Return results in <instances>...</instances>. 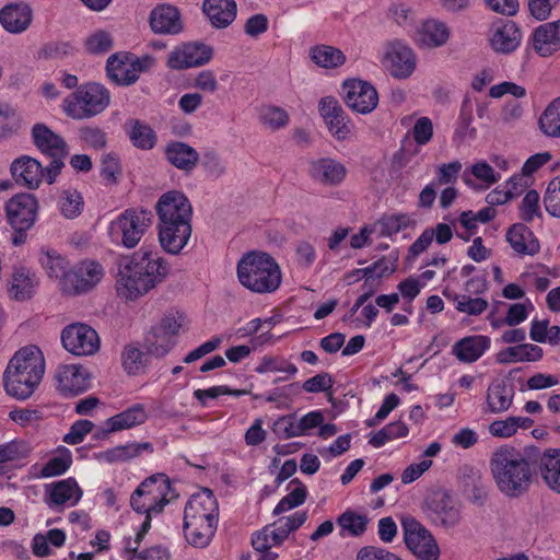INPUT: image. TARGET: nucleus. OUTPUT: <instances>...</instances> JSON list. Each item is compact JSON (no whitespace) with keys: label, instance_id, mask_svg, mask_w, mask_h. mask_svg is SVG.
<instances>
[{"label":"nucleus","instance_id":"f257e3e1","mask_svg":"<svg viewBox=\"0 0 560 560\" xmlns=\"http://www.w3.org/2000/svg\"><path fill=\"white\" fill-rule=\"evenodd\" d=\"M117 266L116 291L127 301L143 296L163 282L170 272L168 262L159 253L144 247L121 257Z\"/></svg>","mask_w":560,"mask_h":560},{"label":"nucleus","instance_id":"f03ea898","mask_svg":"<svg viewBox=\"0 0 560 560\" xmlns=\"http://www.w3.org/2000/svg\"><path fill=\"white\" fill-rule=\"evenodd\" d=\"M489 466L498 490L508 498L525 494L537 470L536 459L510 445L495 448Z\"/></svg>","mask_w":560,"mask_h":560},{"label":"nucleus","instance_id":"7ed1b4c3","mask_svg":"<svg viewBox=\"0 0 560 560\" xmlns=\"http://www.w3.org/2000/svg\"><path fill=\"white\" fill-rule=\"evenodd\" d=\"M45 373V360L36 346L21 348L9 361L3 374L8 395L20 400L32 396Z\"/></svg>","mask_w":560,"mask_h":560},{"label":"nucleus","instance_id":"20e7f679","mask_svg":"<svg viewBox=\"0 0 560 560\" xmlns=\"http://www.w3.org/2000/svg\"><path fill=\"white\" fill-rule=\"evenodd\" d=\"M237 277L242 285L255 293L275 292L281 283L277 261L266 253L250 252L237 264Z\"/></svg>","mask_w":560,"mask_h":560},{"label":"nucleus","instance_id":"39448f33","mask_svg":"<svg viewBox=\"0 0 560 560\" xmlns=\"http://www.w3.org/2000/svg\"><path fill=\"white\" fill-rule=\"evenodd\" d=\"M110 102L109 91L98 83L80 85L63 101L65 113L73 119H86L104 112Z\"/></svg>","mask_w":560,"mask_h":560},{"label":"nucleus","instance_id":"423d86ee","mask_svg":"<svg viewBox=\"0 0 560 560\" xmlns=\"http://www.w3.org/2000/svg\"><path fill=\"white\" fill-rule=\"evenodd\" d=\"M37 211L38 201L32 194H18L5 203L7 220L14 231L11 240L14 246L26 242L27 231L37 220Z\"/></svg>","mask_w":560,"mask_h":560},{"label":"nucleus","instance_id":"0eeeda50","mask_svg":"<svg viewBox=\"0 0 560 560\" xmlns=\"http://www.w3.org/2000/svg\"><path fill=\"white\" fill-rule=\"evenodd\" d=\"M422 511L431 524L444 529L455 528L462 522L460 503L443 489L427 495Z\"/></svg>","mask_w":560,"mask_h":560},{"label":"nucleus","instance_id":"6e6552de","mask_svg":"<svg viewBox=\"0 0 560 560\" xmlns=\"http://www.w3.org/2000/svg\"><path fill=\"white\" fill-rule=\"evenodd\" d=\"M404 540L418 560H439L440 547L429 529L413 516L401 518Z\"/></svg>","mask_w":560,"mask_h":560},{"label":"nucleus","instance_id":"1a4fd4ad","mask_svg":"<svg viewBox=\"0 0 560 560\" xmlns=\"http://www.w3.org/2000/svg\"><path fill=\"white\" fill-rule=\"evenodd\" d=\"M152 220L151 211L142 208H129L112 222L110 229L120 235L121 244L125 247L133 248L151 226Z\"/></svg>","mask_w":560,"mask_h":560},{"label":"nucleus","instance_id":"9d476101","mask_svg":"<svg viewBox=\"0 0 560 560\" xmlns=\"http://www.w3.org/2000/svg\"><path fill=\"white\" fill-rule=\"evenodd\" d=\"M382 62L393 78L405 80L415 72L417 56L405 42L394 39L385 44Z\"/></svg>","mask_w":560,"mask_h":560},{"label":"nucleus","instance_id":"9b49d317","mask_svg":"<svg viewBox=\"0 0 560 560\" xmlns=\"http://www.w3.org/2000/svg\"><path fill=\"white\" fill-rule=\"evenodd\" d=\"M61 341L67 351L78 357L93 355L101 345L96 330L80 323L67 326L61 332Z\"/></svg>","mask_w":560,"mask_h":560},{"label":"nucleus","instance_id":"f8f14e48","mask_svg":"<svg viewBox=\"0 0 560 560\" xmlns=\"http://www.w3.org/2000/svg\"><path fill=\"white\" fill-rule=\"evenodd\" d=\"M164 490V485L156 486L155 476L149 477L131 494L130 505L140 514L160 513L167 502Z\"/></svg>","mask_w":560,"mask_h":560},{"label":"nucleus","instance_id":"ddd939ff","mask_svg":"<svg viewBox=\"0 0 560 560\" xmlns=\"http://www.w3.org/2000/svg\"><path fill=\"white\" fill-rule=\"evenodd\" d=\"M213 56V49L203 43H185L174 48L167 56L166 66L173 70L201 67Z\"/></svg>","mask_w":560,"mask_h":560},{"label":"nucleus","instance_id":"4468645a","mask_svg":"<svg viewBox=\"0 0 560 560\" xmlns=\"http://www.w3.org/2000/svg\"><path fill=\"white\" fill-rule=\"evenodd\" d=\"M155 210L159 224L191 221L192 207L188 198L178 190L163 194L155 205Z\"/></svg>","mask_w":560,"mask_h":560},{"label":"nucleus","instance_id":"2eb2a0df","mask_svg":"<svg viewBox=\"0 0 560 560\" xmlns=\"http://www.w3.org/2000/svg\"><path fill=\"white\" fill-rule=\"evenodd\" d=\"M318 110L329 132L338 141H343L353 132L354 125L340 103L332 96L323 97Z\"/></svg>","mask_w":560,"mask_h":560},{"label":"nucleus","instance_id":"dca6fc26","mask_svg":"<svg viewBox=\"0 0 560 560\" xmlns=\"http://www.w3.org/2000/svg\"><path fill=\"white\" fill-rule=\"evenodd\" d=\"M343 101L349 108L359 114H369L378 104L376 89L362 80H349L343 83Z\"/></svg>","mask_w":560,"mask_h":560},{"label":"nucleus","instance_id":"f3484780","mask_svg":"<svg viewBox=\"0 0 560 560\" xmlns=\"http://www.w3.org/2000/svg\"><path fill=\"white\" fill-rule=\"evenodd\" d=\"M104 269L95 260H83L66 275V287L75 294L85 293L94 288L103 278Z\"/></svg>","mask_w":560,"mask_h":560},{"label":"nucleus","instance_id":"a211bd4d","mask_svg":"<svg viewBox=\"0 0 560 560\" xmlns=\"http://www.w3.org/2000/svg\"><path fill=\"white\" fill-rule=\"evenodd\" d=\"M151 31L160 35H178L184 31L179 10L170 3L156 5L149 15Z\"/></svg>","mask_w":560,"mask_h":560},{"label":"nucleus","instance_id":"6ab92c4d","mask_svg":"<svg viewBox=\"0 0 560 560\" xmlns=\"http://www.w3.org/2000/svg\"><path fill=\"white\" fill-rule=\"evenodd\" d=\"M10 172L16 184L28 189H37L45 177L43 165L28 155L15 159Z\"/></svg>","mask_w":560,"mask_h":560},{"label":"nucleus","instance_id":"aec40b11","mask_svg":"<svg viewBox=\"0 0 560 560\" xmlns=\"http://www.w3.org/2000/svg\"><path fill=\"white\" fill-rule=\"evenodd\" d=\"M218 502L212 491L208 488L190 497L184 511V518L200 520L217 524Z\"/></svg>","mask_w":560,"mask_h":560},{"label":"nucleus","instance_id":"412c9836","mask_svg":"<svg viewBox=\"0 0 560 560\" xmlns=\"http://www.w3.org/2000/svg\"><path fill=\"white\" fill-rule=\"evenodd\" d=\"M310 176L326 186H338L347 175L346 166L331 158L315 159L310 162Z\"/></svg>","mask_w":560,"mask_h":560},{"label":"nucleus","instance_id":"4be33fe9","mask_svg":"<svg viewBox=\"0 0 560 560\" xmlns=\"http://www.w3.org/2000/svg\"><path fill=\"white\" fill-rule=\"evenodd\" d=\"M57 387L66 396H75L89 387V374L81 365L60 366L56 374Z\"/></svg>","mask_w":560,"mask_h":560},{"label":"nucleus","instance_id":"5701e85b","mask_svg":"<svg viewBox=\"0 0 560 560\" xmlns=\"http://www.w3.org/2000/svg\"><path fill=\"white\" fill-rule=\"evenodd\" d=\"M191 236L190 222L159 224V240L164 250L176 255L187 245Z\"/></svg>","mask_w":560,"mask_h":560},{"label":"nucleus","instance_id":"b1692460","mask_svg":"<svg viewBox=\"0 0 560 560\" xmlns=\"http://www.w3.org/2000/svg\"><path fill=\"white\" fill-rule=\"evenodd\" d=\"M32 20V8L24 2L10 3L0 10V24L11 34H20L26 31Z\"/></svg>","mask_w":560,"mask_h":560},{"label":"nucleus","instance_id":"393cba45","mask_svg":"<svg viewBox=\"0 0 560 560\" xmlns=\"http://www.w3.org/2000/svg\"><path fill=\"white\" fill-rule=\"evenodd\" d=\"M46 492L48 497L45 499V503L50 509L63 505L73 506L82 497V490L73 478L63 479L46 486Z\"/></svg>","mask_w":560,"mask_h":560},{"label":"nucleus","instance_id":"a878e982","mask_svg":"<svg viewBox=\"0 0 560 560\" xmlns=\"http://www.w3.org/2000/svg\"><path fill=\"white\" fill-rule=\"evenodd\" d=\"M533 49L541 57H549L560 48V20L536 27L532 34Z\"/></svg>","mask_w":560,"mask_h":560},{"label":"nucleus","instance_id":"bb28decb","mask_svg":"<svg viewBox=\"0 0 560 560\" xmlns=\"http://www.w3.org/2000/svg\"><path fill=\"white\" fill-rule=\"evenodd\" d=\"M32 139L35 147L47 156H67L66 141L44 124H36L32 128Z\"/></svg>","mask_w":560,"mask_h":560},{"label":"nucleus","instance_id":"cd10ccee","mask_svg":"<svg viewBox=\"0 0 560 560\" xmlns=\"http://www.w3.org/2000/svg\"><path fill=\"white\" fill-rule=\"evenodd\" d=\"M513 398V385L504 378H495L487 389V410L491 413H502L510 409Z\"/></svg>","mask_w":560,"mask_h":560},{"label":"nucleus","instance_id":"c85d7f7f","mask_svg":"<svg viewBox=\"0 0 560 560\" xmlns=\"http://www.w3.org/2000/svg\"><path fill=\"white\" fill-rule=\"evenodd\" d=\"M202 10L213 27L225 28L235 20L237 5L234 0H205Z\"/></svg>","mask_w":560,"mask_h":560},{"label":"nucleus","instance_id":"c756f323","mask_svg":"<svg viewBox=\"0 0 560 560\" xmlns=\"http://www.w3.org/2000/svg\"><path fill=\"white\" fill-rule=\"evenodd\" d=\"M166 160L176 168L190 173L198 164L200 155L189 144L172 141L165 148Z\"/></svg>","mask_w":560,"mask_h":560},{"label":"nucleus","instance_id":"7c9ffc66","mask_svg":"<svg viewBox=\"0 0 560 560\" xmlns=\"http://www.w3.org/2000/svg\"><path fill=\"white\" fill-rule=\"evenodd\" d=\"M447 25L435 19H428L418 27V43L425 48H436L446 44L450 38Z\"/></svg>","mask_w":560,"mask_h":560},{"label":"nucleus","instance_id":"2f4dec72","mask_svg":"<svg viewBox=\"0 0 560 560\" xmlns=\"http://www.w3.org/2000/svg\"><path fill=\"white\" fill-rule=\"evenodd\" d=\"M490 347V339L486 336L474 335L462 338L452 349L453 354L464 363L476 362Z\"/></svg>","mask_w":560,"mask_h":560},{"label":"nucleus","instance_id":"473e14b6","mask_svg":"<svg viewBox=\"0 0 560 560\" xmlns=\"http://www.w3.org/2000/svg\"><path fill=\"white\" fill-rule=\"evenodd\" d=\"M130 65L129 55H112L106 62V73L108 79L117 85L128 86L137 82L136 74Z\"/></svg>","mask_w":560,"mask_h":560},{"label":"nucleus","instance_id":"72a5a7b5","mask_svg":"<svg viewBox=\"0 0 560 560\" xmlns=\"http://www.w3.org/2000/svg\"><path fill=\"white\" fill-rule=\"evenodd\" d=\"M130 142L140 150H151L156 144V133L147 122L130 118L124 124Z\"/></svg>","mask_w":560,"mask_h":560},{"label":"nucleus","instance_id":"f704fd0d","mask_svg":"<svg viewBox=\"0 0 560 560\" xmlns=\"http://www.w3.org/2000/svg\"><path fill=\"white\" fill-rule=\"evenodd\" d=\"M506 240L520 255L533 256L539 250L538 241L534 238L532 231L522 223L514 224L509 229Z\"/></svg>","mask_w":560,"mask_h":560},{"label":"nucleus","instance_id":"c9c22d12","mask_svg":"<svg viewBox=\"0 0 560 560\" xmlns=\"http://www.w3.org/2000/svg\"><path fill=\"white\" fill-rule=\"evenodd\" d=\"M539 469L546 485L560 493V450L549 448L539 458Z\"/></svg>","mask_w":560,"mask_h":560},{"label":"nucleus","instance_id":"e433bc0d","mask_svg":"<svg viewBox=\"0 0 560 560\" xmlns=\"http://www.w3.org/2000/svg\"><path fill=\"white\" fill-rule=\"evenodd\" d=\"M217 524L201 521L199 518H184V532L188 544L194 547L203 548L209 545L214 535Z\"/></svg>","mask_w":560,"mask_h":560},{"label":"nucleus","instance_id":"4c0bfd02","mask_svg":"<svg viewBox=\"0 0 560 560\" xmlns=\"http://www.w3.org/2000/svg\"><path fill=\"white\" fill-rule=\"evenodd\" d=\"M521 42V32L515 23L506 22L498 27L491 36V47L501 54H509L515 50Z\"/></svg>","mask_w":560,"mask_h":560},{"label":"nucleus","instance_id":"58836bf2","mask_svg":"<svg viewBox=\"0 0 560 560\" xmlns=\"http://www.w3.org/2000/svg\"><path fill=\"white\" fill-rule=\"evenodd\" d=\"M147 420V413L141 405H135L131 408L117 413L106 421L107 430L103 431L104 435L110 432L130 429L135 425L142 424Z\"/></svg>","mask_w":560,"mask_h":560},{"label":"nucleus","instance_id":"ea45409f","mask_svg":"<svg viewBox=\"0 0 560 560\" xmlns=\"http://www.w3.org/2000/svg\"><path fill=\"white\" fill-rule=\"evenodd\" d=\"M36 283L35 273L25 268H19L12 275L8 289L9 295L16 301L31 299Z\"/></svg>","mask_w":560,"mask_h":560},{"label":"nucleus","instance_id":"a19ab883","mask_svg":"<svg viewBox=\"0 0 560 560\" xmlns=\"http://www.w3.org/2000/svg\"><path fill=\"white\" fill-rule=\"evenodd\" d=\"M542 354L544 351L539 346L521 343L500 351L498 354V361L500 363L534 362L540 360Z\"/></svg>","mask_w":560,"mask_h":560},{"label":"nucleus","instance_id":"79ce46f5","mask_svg":"<svg viewBox=\"0 0 560 560\" xmlns=\"http://www.w3.org/2000/svg\"><path fill=\"white\" fill-rule=\"evenodd\" d=\"M534 420L528 417L512 416L502 420H494L489 425V433L492 436L508 439L513 436L518 429L532 428Z\"/></svg>","mask_w":560,"mask_h":560},{"label":"nucleus","instance_id":"37998d69","mask_svg":"<svg viewBox=\"0 0 560 560\" xmlns=\"http://www.w3.org/2000/svg\"><path fill=\"white\" fill-rule=\"evenodd\" d=\"M377 225L383 236H393L408 228L416 225V220L408 213H393L383 215Z\"/></svg>","mask_w":560,"mask_h":560},{"label":"nucleus","instance_id":"c03bdc74","mask_svg":"<svg viewBox=\"0 0 560 560\" xmlns=\"http://www.w3.org/2000/svg\"><path fill=\"white\" fill-rule=\"evenodd\" d=\"M175 340L153 326L144 337V347L150 354L164 357L174 347Z\"/></svg>","mask_w":560,"mask_h":560},{"label":"nucleus","instance_id":"a18cd8bd","mask_svg":"<svg viewBox=\"0 0 560 560\" xmlns=\"http://www.w3.org/2000/svg\"><path fill=\"white\" fill-rule=\"evenodd\" d=\"M539 128L548 137L560 138V97L553 100L542 112Z\"/></svg>","mask_w":560,"mask_h":560},{"label":"nucleus","instance_id":"49530a36","mask_svg":"<svg viewBox=\"0 0 560 560\" xmlns=\"http://www.w3.org/2000/svg\"><path fill=\"white\" fill-rule=\"evenodd\" d=\"M311 58L312 60L323 68H336L341 66L346 57L343 52L328 45H318L311 49Z\"/></svg>","mask_w":560,"mask_h":560},{"label":"nucleus","instance_id":"de8ad7c7","mask_svg":"<svg viewBox=\"0 0 560 560\" xmlns=\"http://www.w3.org/2000/svg\"><path fill=\"white\" fill-rule=\"evenodd\" d=\"M444 295L448 299H453L456 302V310L460 313H465L471 316H478L488 308V301L481 298H471L463 294H448L444 292Z\"/></svg>","mask_w":560,"mask_h":560},{"label":"nucleus","instance_id":"09e8293b","mask_svg":"<svg viewBox=\"0 0 560 560\" xmlns=\"http://www.w3.org/2000/svg\"><path fill=\"white\" fill-rule=\"evenodd\" d=\"M259 121L271 130H278L288 125L289 115L281 107L267 105L260 108Z\"/></svg>","mask_w":560,"mask_h":560},{"label":"nucleus","instance_id":"8fccbe9b","mask_svg":"<svg viewBox=\"0 0 560 560\" xmlns=\"http://www.w3.org/2000/svg\"><path fill=\"white\" fill-rule=\"evenodd\" d=\"M84 202L81 194L74 189L63 190L59 198V209L68 219H73L81 214Z\"/></svg>","mask_w":560,"mask_h":560},{"label":"nucleus","instance_id":"3c124183","mask_svg":"<svg viewBox=\"0 0 560 560\" xmlns=\"http://www.w3.org/2000/svg\"><path fill=\"white\" fill-rule=\"evenodd\" d=\"M113 45L112 35L104 30H97L84 39V48L92 55L106 54L113 48Z\"/></svg>","mask_w":560,"mask_h":560},{"label":"nucleus","instance_id":"603ef678","mask_svg":"<svg viewBox=\"0 0 560 560\" xmlns=\"http://www.w3.org/2000/svg\"><path fill=\"white\" fill-rule=\"evenodd\" d=\"M39 260L42 266L47 270L49 277L66 278V275L68 273L66 272V261L56 250L42 248Z\"/></svg>","mask_w":560,"mask_h":560},{"label":"nucleus","instance_id":"864d4df0","mask_svg":"<svg viewBox=\"0 0 560 560\" xmlns=\"http://www.w3.org/2000/svg\"><path fill=\"white\" fill-rule=\"evenodd\" d=\"M368 517L353 511L343 512L337 520L338 525L352 536H361L366 530Z\"/></svg>","mask_w":560,"mask_h":560},{"label":"nucleus","instance_id":"5fc2aeb1","mask_svg":"<svg viewBox=\"0 0 560 560\" xmlns=\"http://www.w3.org/2000/svg\"><path fill=\"white\" fill-rule=\"evenodd\" d=\"M397 259V255L388 258L384 257L366 268L357 269L355 272L362 273V277L365 278L366 281L372 278H382L395 271Z\"/></svg>","mask_w":560,"mask_h":560},{"label":"nucleus","instance_id":"6e6d98bb","mask_svg":"<svg viewBox=\"0 0 560 560\" xmlns=\"http://www.w3.org/2000/svg\"><path fill=\"white\" fill-rule=\"evenodd\" d=\"M258 374H265L268 372H283L293 376L298 372V368L284 360H280L272 355H265L261 358L259 364L254 370Z\"/></svg>","mask_w":560,"mask_h":560},{"label":"nucleus","instance_id":"4d7b16f0","mask_svg":"<svg viewBox=\"0 0 560 560\" xmlns=\"http://www.w3.org/2000/svg\"><path fill=\"white\" fill-rule=\"evenodd\" d=\"M74 51L75 48L70 42L52 40L43 45L39 57L44 59H65L72 56Z\"/></svg>","mask_w":560,"mask_h":560},{"label":"nucleus","instance_id":"13d9d810","mask_svg":"<svg viewBox=\"0 0 560 560\" xmlns=\"http://www.w3.org/2000/svg\"><path fill=\"white\" fill-rule=\"evenodd\" d=\"M121 360L125 371L130 375L138 374L144 365L143 352L133 346L125 347Z\"/></svg>","mask_w":560,"mask_h":560},{"label":"nucleus","instance_id":"bf43d9fd","mask_svg":"<svg viewBox=\"0 0 560 560\" xmlns=\"http://www.w3.org/2000/svg\"><path fill=\"white\" fill-rule=\"evenodd\" d=\"M525 189H526V184H520V188H516V187L508 188L506 185L504 187L499 186L487 195L486 201L491 207L498 206V205H504L509 200L516 198Z\"/></svg>","mask_w":560,"mask_h":560},{"label":"nucleus","instance_id":"052dcab7","mask_svg":"<svg viewBox=\"0 0 560 560\" xmlns=\"http://www.w3.org/2000/svg\"><path fill=\"white\" fill-rule=\"evenodd\" d=\"M546 210L553 217L560 218V177L552 179L544 197Z\"/></svg>","mask_w":560,"mask_h":560},{"label":"nucleus","instance_id":"680f3d73","mask_svg":"<svg viewBox=\"0 0 560 560\" xmlns=\"http://www.w3.org/2000/svg\"><path fill=\"white\" fill-rule=\"evenodd\" d=\"M71 463L72 458L69 453L63 456H55L43 466L40 476L44 478H49L62 475L69 469Z\"/></svg>","mask_w":560,"mask_h":560},{"label":"nucleus","instance_id":"e2e57ef3","mask_svg":"<svg viewBox=\"0 0 560 560\" xmlns=\"http://www.w3.org/2000/svg\"><path fill=\"white\" fill-rule=\"evenodd\" d=\"M121 174L119 159L116 154H104L101 161V175L108 183L117 182V176Z\"/></svg>","mask_w":560,"mask_h":560},{"label":"nucleus","instance_id":"0e129e2a","mask_svg":"<svg viewBox=\"0 0 560 560\" xmlns=\"http://www.w3.org/2000/svg\"><path fill=\"white\" fill-rule=\"evenodd\" d=\"M93 428L94 424L90 420H78L71 425L70 431L63 436V442L70 445L79 444Z\"/></svg>","mask_w":560,"mask_h":560},{"label":"nucleus","instance_id":"69168bd1","mask_svg":"<svg viewBox=\"0 0 560 560\" xmlns=\"http://www.w3.org/2000/svg\"><path fill=\"white\" fill-rule=\"evenodd\" d=\"M202 166L214 178L221 177L226 171L224 161L214 151H208L203 154Z\"/></svg>","mask_w":560,"mask_h":560},{"label":"nucleus","instance_id":"338daca9","mask_svg":"<svg viewBox=\"0 0 560 560\" xmlns=\"http://www.w3.org/2000/svg\"><path fill=\"white\" fill-rule=\"evenodd\" d=\"M357 560H402L397 555L381 547L365 546L357 553Z\"/></svg>","mask_w":560,"mask_h":560},{"label":"nucleus","instance_id":"774afa93","mask_svg":"<svg viewBox=\"0 0 560 560\" xmlns=\"http://www.w3.org/2000/svg\"><path fill=\"white\" fill-rule=\"evenodd\" d=\"M128 553L132 556L128 560H168L170 553L166 548L162 546H154L145 549L142 552H137V548L131 549L127 547Z\"/></svg>","mask_w":560,"mask_h":560}]
</instances>
